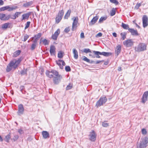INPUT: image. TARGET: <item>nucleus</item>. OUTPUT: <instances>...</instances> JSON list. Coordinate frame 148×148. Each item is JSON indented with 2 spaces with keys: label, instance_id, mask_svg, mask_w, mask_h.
Here are the masks:
<instances>
[{
  "label": "nucleus",
  "instance_id": "nucleus-1",
  "mask_svg": "<svg viewBox=\"0 0 148 148\" xmlns=\"http://www.w3.org/2000/svg\"><path fill=\"white\" fill-rule=\"evenodd\" d=\"M146 45L144 43H140L137 47L135 48L136 51L139 52L143 51L146 49Z\"/></svg>",
  "mask_w": 148,
  "mask_h": 148
},
{
  "label": "nucleus",
  "instance_id": "nucleus-2",
  "mask_svg": "<svg viewBox=\"0 0 148 148\" xmlns=\"http://www.w3.org/2000/svg\"><path fill=\"white\" fill-rule=\"evenodd\" d=\"M15 63L13 60L10 62L7 67L6 71L7 72H9L13 69H15L17 67V65Z\"/></svg>",
  "mask_w": 148,
  "mask_h": 148
},
{
  "label": "nucleus",
  "instance_id": "nucleus-3",
  "mask_svg": "<svg viewBox=\"0 0 148 148\" xmlns=\"http://www.w3.org/2000/svg\"><path fill=\"white\" fill-rule=\"evenodd\" d=\"M148 143V138L145 137L143 138L140 144L139 147H137V148H145L147 147Z\"/></svg>",
  "mask_w": 148,
  "mask_h": 148
},
{
  "label": "nucleus",
  "instance_id": "nucleus-4",
  "mask_svg": "<svg viewBox=\"0 0 148 148\" xmlns=\"http://www.w3.org/2000/svg\"><path fill=\"white\" fill-rule=\"evenodd\" d=\"M107 99L106 97H101L100 99L97 102L96 105L97 107H99L105 103Z\"/></svg>",
  "mask_w": 148,
  "mask_h": 148
},
{
  "label": "nucleus",
  "instance_id": "nucleus-5",
  "mask_svg": "<svg viewBox=\"0 0 148 148\" xmlns=\"http://www.w3.org/2000/svg\"><path fill=\"white\" fill-rule=\"evenodd\" d=\"M46 74L47 76L49 78L53 77V75H58V72L55 70H52L51 71H47L46 72Z\"/></svg>",
  "mask_w": 148,
  "mask_h": 148
},
{
  "label": "nucleus",
  "instance_id": "nucleus-6",
  "mask_svg": "<svg viewBox=\"0 0 148 148\" xmlns=\"http://www.w3.org/2000/svg\"><path fill=\"white\" fill-rule=\"evenodd\" d=\"M134 42L132 39H127L123 42V45L126 47H132L134 44Z\"/></svg>",
  "mask_w": 148,
  "mask_h": 148
},
{
  "label": "nucleus",
  "instance_id": "nucleus-7",
  "mask_svg": "<svg viewBox=\"0 0 148 148\" xmlns=\"http://www.w3.org/2000/svg\"><path fill=\"white\" fill-rule=\"evenodd\" d=\"M72 19L73 20L72 25V30L73 31L74 29H76L77 27V25L78 23V17L76 16L73 17L72 18Z\"/></svg>",
  "mask_w": 148,
  "mask_h": 148
},
{
  "label": "nucleus",
  "instance_id": "nucleus-8",
  "mask_svg": "<svg viewBox=\"0 0 148 148\" xmlns=\"http://www.w3.org/2000/svg\"><path fill=\"white\" fill-rule=\"evenodd\" d=\"M89 140L92 141H95L96 138V134L95 132L93 130H92L90 132L89 135Z\"/></svg>",
  "mask_w": 148,
  "mask_h": 148
},
{
  "label": "nucleus",
  "instance_id": "nucleus-9",
  "mask_svg": "<svg viewBox=\"0 0 148 148\" xmlns=\"http://www.w3.org/2000/svg\"><path fill=\"white\" fill-rule=\"evenodd\" d=\"M10 18V15H6L4 14H0V19L2 21H5L8 20Z\"/></svg>",
  "mask_w": 148,
  "mask_h": 148
},
{
  "label": "nucleus",
  "instance_id": "nucleus-10",
  "mask_svg": "<svg viewBox=\"0 0 148 148\" xmlns=\"http://www.w3.org/2000/svg\"><path fill=\"white\" fill-rule=\"evenodd\" d=\"M143 26L144 28L148 25V18L147 16L144 15L142 18Z\"/></svg>",
  "mask_w": 148,
  "mask_h": 148
},
{
  "label": "nucleus",
  "instance_id": "nucleus-11",
  "mask_svg": "<svg viewBox=\"0 0 148 148\" xmlns=\"http://www.w3.org/2000/svg\"><path fill=\"white\" fill-rule=\"evenodd\" d=\"M53 77V81L54 83L57 84L60 81L62 78V77L60 75L58 74L57 75H55V76L54 77Z\"/></svg>",
  "mask_w": 148,
  "mask_h": 148
},
{
  "label": "nucleus",
  "instance_id": "nucleus-12",
  "mask_svg": "<svg viewBox=\"0 0 148 148\" xmlns=\"http://www.w3.org/2000/svg\"><path fill=\"white\" fill-rule=\"evenodd\" d=\"M57 64L59 66L60 69H62L63 68V66L65 65V63L64 61L61 60H59L58 61H56Z\"/></svg>",
  "mask_w": 148,
  "mask_h": 148
},
{
  "label": "nucleus",
  "instance_id": "nucleus-13",
  "mask_svg": "<svg viewBox=\"0 0 148 148\" xmlns=\"http://www.w3.org/2000/svg\"><path fill=\"white\" fill-rule=\"evenodd\" d=\"M148 96V91L145 92L142 98V102L144 103L147 100Z\"/></svg>",
  "mask_w": 148,
  "mask_h": 148
},
{
  "label": "nucleus",
  "instance_id": "nucleus-14",
  "mask_svg": "<svg viewBox=\"0 0 148 148\" xmlns=\"http://www.w3.org/2000/svg\"><path fill=\"white\" fill-rule=\"evenodd\" d=\"M60 33V29H58L52 36V38L54 40H56L57 37Z\"/></svg>",
  "mask_w": 148,
  "mask_h": 148
},
{
  "label": "nucleus",
  "instance_id": "nucleus-15",
  "mask_svg": "<svg viewBox=\"0 0 148 148\" xmlns=\"http://www.w3.org/2000/svg\"><path fill=\"white\" fill-rule=\"evenodd\" d=\"M24 111V108L23 105L20 104L18 106V114L20 115L22 114Z\"/></svg>",
  "mask_w": 148,
  "mask_h": 148
},
{
  "label": "nucleus",
  "instance_id": "nucleus-16",
  "mask_svg": "<svg viewBox=\"0 0 148 148\" xmlns=\"http://www.w3.org/2000/svg\"><path fill=\"white\" fill-rule=\"evenodd\" d=\"M98 18V16H97L94 17L90 22L89 25H94L96 22Z\"/></svg>",
  "mask_w": 148,
  "mask_h": 148
},
{
  "label": "nucleus",
  "instance_id": "nucleus-17",
  "mask_svg": "<svg viewBox=\"0 0 148 148\" xmlns=\"http://www.w3.org/2000/svg\"><path fill=\"white\" fill-rule=\"evenodd\" d=\"M31 14V12H28L26 14H23L22 16V20L28 19L30 15Z\"/></svg>",
  "mask_w": 148,
  "mask_h": 148
},
{
  "label": "nucleus",
  "instance_id": "nucleus-18",
  "mask_svg": "<svg viewBox=\"0 0 148 148\" xmlns=\"http://www.w3.org/2000/svg\"><path fill=\"white\" fill-rule=\"evenodd\" d=\"M56 48L53 45H51L50 47V52L51 55H54L56 53Z\"/></svg>",
  "mask_w": 148,
  "mask_h": 148
},
{
  "label": "nucleus",
  "instance_id": "nucleus-19",
  "mask_svg": "<svg viewBox=\"0 0 148 148\" xmlns=\"http://www.w3.org/2000/svg\"><path fill=\"white\" fill-rule=\"evenodd\" d=\"M129 31L131 33L132 35L138 36V34L136 30H135L132 28L129 29Z\"/></svg>",
  "mask_w": 148,
  "mask_h": 148
},
{
  "label": "nucleus",
  "instance_id": "nucleus-20",
  "mask_svg": "<svg viewBox=\"0 0 148 148\" xmlns=\"http://www.w3.org/2000/svg\"><path fill=\"white\" fill-rule=\"evenodd\" d=\"M11 23H7L3 24L1 25V28L3 29H5L10 27Z\"/></svg>",
  "mask_w": 148,
  "mask_h": 148
},
{
  "label": "nucleus",
  "instance_id": "nucleus-21",
  "mask_svg": "<svg viewBox=\"0 0 148 148\" xmlns=\"http://www.w3.org/2000/svg\"><path fill=\"white\" fill-rule=\"evenodd\" d=\"M121 50V46L120 45H118L116 47L115 49V52L117 55L118 56L119 53H120Z\"/></svg>",
  "mask_w": 148,
  "mask_h": 148
},
{
  "label": "nucleus",
  "instance_id": "nucleus-22",
  "mask_svg": "<svg viewBox=\"0 0 148 148\" xmlns=\"http://www.w3.org/2000/svg\"><path fill=\"white\" fill-rule=\"evenodd\" d=\"M42 134L43 138L45 139H46L49 137V134L47 131H43L42 132Z\"/></svg>",
  "mask_w": 148,
  "mask_h": 148
},
{
  "label": "nucleus",
  "instance_id": "nucleus-23",
  "mask_svg": "<svg viewBox=\"0 0 148 148\" xmlns=\"http://www.w3.org/2000/svg\"><path fill=\"white\" fill-rule=\"evenodd\" d=\"M42 38H41L40 39V44L41 42H42L45 45H48L49 44V41L46 39L42 40Z\"/></svg>",
  "mask_w": 148,
  "mask_h": 148
},
{
  "label": "nucleus",
  "instance_id": "nucleus-24",
  "mask_svg": "<svg viewBox=\"0 0 148 148\" xmlns=\"http://www.w3.org/2000/svg\"><path fill=\"white\" fill-rule=\"evenodd\" d=\"M73 53L74 58L75 59H77L78 58V52L75 49H73Z\"/></svg>",
  "mask_w": 148,
  "mask_h": 148
},
{
  "label": "nucleus",
  "instance_id": "nucleus-25",
  "mask_svg": "<svg viewBox=\"0 0 148 148\" xmlns=\"http://www.w3.org/2000/svg\"><path fill=\"white\" fill-rule=\"evenodd\" d=\"M93 52L95 55V56L96 58H100V57L99 56V55H101V52L94 51H93Z\"/></svg>",
  "mask_w": 148,
  "mask_h": 148
},
{
  "label": "nucleus",
  "instance_id": "nucleus-26",
  "mask_svg": "<svg viewBox=\"0 0 148 148\" xmlns=\"http://www.w3.org/2000/svg\"><path fill=\"white\" fill-rule=\"evenodd\" d=\"M7 10L9 11L15 10L17 8L16 6L10 7V6H7Z\"/></svg>",
  "mask_w": 148,
  "mask_h": 148
},
{
  "label": "nucleus",
  "instance_id": "nucleus-27",
  "mask_svg": "<svg viewBox=\"0 0 148 148\" xmlns=\"http://www.w3.org/2000/svg\"><path fill=\"white\" fill-rule=\"evenodd\" d=\"M22 58H18L17 60H16L15 59L13 60L14 61L15 63L17 65V66H18V64H20L21 61H22Z\"/></svg>",
  "mask_w": 148,
  "mask_h": 148
},
{
  "label": "nucleus",
  "instance_id": "nucleus-28",
  "mask_svg": "<svg viewBox=\"0 0 148 148\" xmlns=\"http://www.w3.org/2000/svg\"><path fill=\"white\" fill-rule=\"evenodd\" d=\"M10 134L9 133L8 135L5 136L4 140L6 142H9V140L10 139Z\"/></svg>",
  "mask_w": 148,
  "mask_h": 148
},
{
  "label": "nucleus",
  "instance_id": "nucleus-29",
  "mask_svg": "<svg viewBox=\"0 0 148 148\" xmlns=\"http://www.w3.org/2000/svg\"><path fill=\"white\" fill-rule=\"evenodd\" d=\"M101 55H103L105 56H108L112 54L110 52H101Z\"/></svg>",
  "mask_w": 148,
  "mask_h": 148
},
{
  "label": "nucleus",
  "instance_id": "nucleus-30",
  "mask_svg": "<svg viewBox=\"0 0 148 148\" xmlns=\"http://www.w3.org/2000/svg\"><path fill=\"white\" fill-rule=\"evenodd\" d=\"M64 52L62 51H59L58 54V56L59 58H62L63 56Z\"/></svg>",
  "mask_w": 148,
  "mask_h": 148
},
{
  "label": "nucleus",
  "instance_id": "nucleus-31",
  "mask_svg": "<svg viewBox=\"0 0 148 148\" xmlns=\"http://www.w3.org/2000/svg\"><path fill=\"white\" fill-rule=\"evenodd\" d=\"M121 26L125 29H128L129 30V29H130L129 28V26L128 25L124 24L123 23H122Z\"/></svg>",
  "mask_w": 148,
  "mask_h": 148
},
{
  "label": "nucleus",
  "instance_id": "nucleus-32",
  "mask_svg": "<svg viewBox=\"0 0 148 148\" xmlns=\"http://www.w3.org/2000/svg\"><path fill=\"white\" fill-rule=\"evenodd\" d=\"M32 3V2H26L23 4V6L25 7H27L31 5Z\"/></svg>",
  "mask_w": 148,
  "mask_h": 148
},
{
  "label": "nucleus",
  "instance_id": "nucleus-33",
  "mask_svg": "<svg viewBox=\"0 0 148 148\" xmlns=\"http://www.w3.org/2000/svg\"><path fill=\"white\" fill-rule=\"evenodd\" d=\"M20 50H18L15 52L13 53V56L16 57L18 56L21 53Z\"/></svg>",
  "mask_w": 148,
  "mask_h": 148
},
{
  "label": "nucleus",
  "instance_id": "nucleus-34",
  "mask_svg": "<svg viewBox=\"0 0 148 148\" xmlns=\"http://www.w3.org/2000/svg\"><path fill=\"white\" fill-rule=\"evenodd\" d=\"M18 138L19 136L18 135L16 134H14V137L11 139V140L13 141H15L18 140Z\"/></svg>",
  "mask_w": 148,
  "mask_h": 148
},
{
  "label": "nucleus",
  "instance_id": "nucleus-35",
  "mask_svg": "<svg viewBox=\"0 0 148 148\" xmlns=\"http://www.w3.org/2000/svg\"><path fill=\"white\" fill-rule=\"evenodd\" d=\"M126 34L125 32L121 33L120 35L121 37V39L123 40L126 38Z\"/></svg>",
  "mask_w": 148,
  "mask_h": 148
},
{
  "label": "nucleus",
  "instance_id": "nucleus-36",
  "mask_svg": "<svg viewBox=\"0 0 148 148\" xmlns=\"http://www.w3.org/2000/svg\"><path fill=\"white\" fill-rule=\"evenodd\" d=\"M82 52L87 53H91V50L89 49H84L82 51Z\"/></svg>",
  "mask_w": 148,
  "mask_h": 148
},
{
  "label": "nucleus",
  "instance_id": "nucleus-37",
  "mask_svg": "<svg viewBox=\"0 0 148 148\" xmlns=\"http://www.w3.org/2000/svg\"><path fill=\"white\" fill-rule=\"evenodd\" d=\"M70 13L71 11L70 10H68L67 12L65 14L64 16V18L65 19H67L68 17L69 16Z\"/></svg>",
  "mask_w": 148,
  "mask_h": 148
},
{
  "label": "nucleus",
  "instance_id": "nucleus-38",
  "mask_svg": "<svg viewBox=\"0 0 148 148\" xmlns=\"http://www.w3.org/2000/svg\"><path fill=\"white\" fill-rule=\"evenodd\" d=\"M107 18L106 16L101 17L99 20V22L100 23H102L103 21L105 20Z\"/></svg>",
  "mask_w": 148,
  "mask_h": 148
},
{
  "label": "nucleus",
  "instance_id": "nucleus-39",
  "mask_svg": "<svg viewBox=\"0 0 148 148\" xmlns=\"http://www.w3.org/2000/svg\"><path fill=\"white\" fill-rule=\"evenodd\" d=\"M64 12L63 10L60 11L58 13V16L61 17L62 18L64 14Z\"/></svg>",
  "mask_w": 148,
  "mask_h": 148
},
{
  "label": "nucleus",
  "instance_id": "nucleus-40",
  "mask_svg": "<svg viewBox=\"0 0 148 148\" xmlns=\"http://www.w3.org/2000/svg\"><path fill=\"white\" fill-rule=\"evenodd\" d=\"M62 18L61 17H59L57 16L56 19V22L57 23H58L60 21Z\"/></svg>",
  "mask_w": 148,
  "mask_h": 148
},
{
  "label": "nucleus",
  "instance_id": "nucleus-41",
  "mask_svg": "<svg viewBox=\"0 0 148 148\" xmlns=\"http://www.w3.org/2000/svg\"><path fill=\"white\" fill-rule=\"evenodd\" d=\"M115 14V10L114 8H112L110 11V15L111 16H113Z\"/></svg>",
  "mask_w": 148,
  "mask_h": 148
},
{
  "label": "nucleus",
  "instance_id": "nucleus-42",
  "mask_svg": "<svg viewBox=\"0 0 148 148\" xmlns=\"http://www.w3.org/2000/svg\"><path fill=\"white\" fill-rule=\"evenodd\" d=\"M30 22L28 21L27 22V23L25 24V29L27 28L30 25Z\"/></svg>",
  "mask_w": 148,
  "mask_h": 148
},
{
  "label": "nucleus",
  "instance_id": "nucleus-43",
  "mask_svg": "<svg viewBox=\"0 0 148 148\" xmlns=\"http://www.w3.org/2000/svg\"><path fill=\"white\" fill-rule=\"evenodd\" d=\"M83 57V60H84V61H85L88 63L90 62V60L89 59H88L87 57H85V56H84Z\"/></svg>",
  "mask_w": 148,
  "mask_h": 148
},
{
  "label": "nucleus",
  "instance_id": "nucleus-44",
  "mask_svg": "<svg viewBox=\"0 0 148 148\" xmlns=\"http://www.w3.org/2000/svg\"><path fill=\"white\" fill-rule=\"evenodd\" d=\"M72 87V85L71 84H69L66 87V90H69L71 89Z\"/></svg>",
  "mask_w": 148,
  "mask_h": 148
},
{
  "label": "nucleus",
  "instance_id": "nucleus-45",
  "mask_svg": "<svg viewBox=\"0 0 148 148\" xmlns=\"http://www.w3.org/2000/svg\"><path fill=\"white\" fill-rule=\"evenodd\" d=\"M111 2L114 3L116 5L118 4L119 2L116 0H110Z\"/></svg>",
  "mask_w": 148,
  "mask_h": 148
},
{
  "label": "nucleus",
  "instance_id": "nucleus-46",
  "mask_svg": "<svg viewBox=\"0 0 148 148\" xmlns=\"http://www.w3.org/2000/svg\"><path fill=\"white\" fill-rule=\"evenodd\" d=\"M36 44L34 43H33L32 44L31 46V49L32 50H33L35 48L36 46Z\"/></svg>",
  "mask_w": 148,
  "mask_h": 148
},
{
  "label": "nucleus",
  "instance_id": "nucleus-47",
  "mask_svg": "<svg viewBox=\"0 0 148 148\" xmlns=\"http://www.w3.org/2000/svg\"><path fill=\"white\" fill-rule=\"evenodd\" d=\"M102 125L103 127H107L109 126V123L106 122H103L102 123Z\"/></svg>",
  "mask_w": 148,
  "mask_h": 148
},
{
  "label": "nucleus",
  "instance_id": "nucleus-48",
  "mask_svg": "<svg viewBox=\"0 0 148 148\" xmlns=\"http://www.w3.org/2000/svg\"><path fill=\"white\" fill-rule=\"evenodd\" d=\"M21 14V12H16L14 15L15 16V18H17L18 17V15H20Z\"/></svg>",
  "mask_w": 148,
  "mask_h": 148
},
{
  "label": "nucleus",
  "instance_id": "nucleus-49",
  "mask_svg": "<svg viewBox=\"0 0 148 148\" xmlns=\"http://www.w3.org/2000/svg\"><path fill=\"white\" fill-rule=\"evenodd\" d=\"M65 69L66 71L69 72L71 71V68L69 66H66L65 67Z\"/></svg>",
  "mask_w": 148,
  "mask_h": 148
},
{
  "label": "nucleus",
  "instance_id": "nucleus-50",
  "mask_svg": "<svg viewBox=\"0 0 148 148\" xmlns=\"http://www.w3.org/2000/svg\"><path fill=\"white\" fill-rule=\"evenodd\" d=\"M42 35V34L40 33H38L35 36V37H36L38 39H39Z\"/></svg>",
  "mask_w": 148,
  "mask_h": 148
},
{
  "label": "nucleus",
  "instance_id": "nucleus-51",
  "mask_svg": "<svg viewBox=\"0 0 148 148\" xmlns=\"http://www.w3.org/2000/svg\"><path fill=\"white\" fill-rule=\"evenodd\" d=\"M7 6L2 7L0 8V11H4L6 10H7Z\"/></svg>",
  "mask_w": 148,
  "mask_h": 148
},
{
  "label": "nucleus",
  "instance_id": "nucleus-52",
  "mask_svg": "<svg viewBox=\"0 0 148 148\" xmlns=\"http://www.w3.org/2000/svg\"><path fill=\"white\" fill-rule=\"evenodd\" d=\"M142 132L143 134L146 135L147 133V131L145 129H143L142 130Z\"/></svg>",
  "mask_w": 148,
  "mask_h": 148
},
{
  "label": "nucleus",
  "instance_id": "nucleus-53",
  "mask_svg": "<svg viewBox=\"0 0 148 148\" xmlns=\"http://www.w3.org/2000/svg\"><path fill=\"white\" fill-rule=\"evenodd\" d=\"M26 71L25 70H24L21 71V74L23 75L26 74Z\"/></svg>",
  "mask_w": 148,
  "mask_h": 148
},
{
  "label": "nucleus",
  "instance_id": "nucleus-54",
  "mask_svg": "<svg viewBox=\"0 0 148 148\" xmlns=\"http://www.w3.org/2000/svg\"><path fill=\"white\" fill-rule=\"evenodd\" d=\"M140 5L141 4L140 3H137L135 6V8L136 9H138Z\"/></svg>",
  "mask_w": 148,
  "mask_h": 148
},
{
  "label": "nucleus",
  "instance_id": "nucleus-55",
  "mask_svg": "<svg viewBox=\"0 0 148 148\" xmlns=\"http://www.w3.org/2000/svg\"><path fill=\"white\" fill-rule=\"evenodd\" d=\"M29 38V36L27 34H25L24 36V41H25L28 38Z\"/></svg>",
  "mask_w": 148,
  "mask_h": 148
},
{
  "label": "nucleus",
  "instance_id": "nucleus-56",
  "mask_svg": "<svg viewBox=\"0 0 148 148\" xmlns=\"http://www.w3.org/2000/svg\"><path fill=\"white\" fill-rule=\"evenodd\" d=\"M70 28L69 27H67L64 30V32L66 33H68L70 31Z\"/></svg>",
  "mask_w": 148,
  "mask_h": 148
},
{
  "label": "nucleus",
  "instance_id": "nucleus-57",
  "mask_svg": "<svg viewBox=\"0 0 148 148\" xmlns=\"http://www.w3.org/2000/svg\"><path fill=\"white\" fill-rule=\"evenodd\" d=\"M18 132L20 134H23L24 132L23 130L21 129H18Z\"/></svg>",
  "mask_w": 148,
  "mask_h": 148
},
{
  "label": "nucleus",
  "instance_id": "nucleus-58",
  "mask_svg": "<svg viewBox=\"0 0 148 148\" xmlns=\"http://www.w3.org/2000/svg\"><path fill=\"white\" fill-rule=\"evenodd\" d=\"M102 36V34L101 33H100V32H99V33H98V34H97L96 36V37H101V36Z\"/></svg>",
  "mask_w": 148,
  "mask_h": 148
},
{
  "label": "nucleus",
  "instance_id": "nucleus-59",
  "mask_svg": "<svg viewBox=\"0 0 148 148\" xmlns=\"http://www.w3.org/2000/svg\"><path fill=\"white\" fill-rule=\"evenodd\" d=\"M104 62V60H101V61L97 60V61L95 62V64H98L100 63L101 62Z\"/></svg>",
  "mask_w": 148,
  "mask_h": 148
},
{
  "label": "nucleus",
  "instance_id": "nucleus-60",
  "mask_svg": "<svg viewBox=\"0 0 148 148\" xmlns=\"http://www.w3.org/2000/svg\"><path fill=\"white\" fill-rule=\"evenodd\" d=\"M80 38H84V34L83 32H82L80 34Z\"/></svg>",
  "mask_w": 148,
  "mask_h": 148
},
{
  "label": "nucleus",
  "instance_id": "nucleus-61",
  "mask_svg": "<svg viewBox=\"0 0 148 148\" xmlns=\"http://www.w3.org/2000/svg\"><path fill=\"white\" fill-rule=\"evenodd\" d=\"M4 4V2L2 0H0V5H2Z\"/></svg>",
  "mask_w": 148,
  "mask_h": 148
},
{
  "label": "nucleus",
  "instance_id": "nucleus-62",
  "mask_svg": "<svg viewBox=\"0 0 148 148\" xmlns=\"http://www.w3.org/2000/svg\"><path fill=\"white\" fill-rule=\"evenodd\" d=\"M33 39V43L36 44L38 40H37L36 39Z\"/></svg>",
  "mask_w": 148,
  "mask_h": 148
},
{
  "label": "nucleus",
  "instance_id": "nucleus-63",
  "mask_svg": "<svg viewBox=\"0 0 148 148\" xmlns=\"http://www.w3.org/2000/svg\"><path fill=\"white\" fill-rule=\"evenodd\" d=\"M113 36H114L115 37H116L117 36L115 32H114L112 33Z\"/></svg>",
  "mask_w": 148,
  "mask_h": 148
},
{
  "label": "nucleus",
  "instance_id": "nucleus-64",
  "mask_svg": "<svg viewBox=\"0 0 148 148\" xmlns=\"http://www.w3.org/2000/svg\"><path fill=\"white\" fill-rule=\"evenodd\" d=\"M95 62L94 61H93V60L90 61V62L89 63H90L91 64H92V63L95 64Z\"/></svg>",
  "mask_w": 148,
  "mask_h": 148
}]
</instances>
